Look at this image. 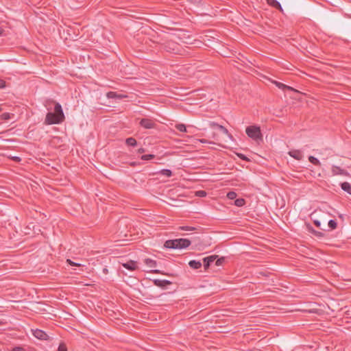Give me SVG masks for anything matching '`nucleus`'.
<instances>
[{
    "instance_id": "obj_30",
    "label": "nucleus",
    "mask_w": 351,
    "mask_h": 351,
    "mask_svg": "<svg viewBox=\"0 0 351 351\" xmlns=\"http://www.w3.org/2000/svg\"><path fill=\"white\" fill-rule=\"evenodd\" d=\"M66 262H67L69 265H75V266H80V265H81L80 264H79V263H74V262L71 261V260H69V259H67Z\"/></svg>"
},
{
    "instance_id": "obj_32",
    "label": "nucleus",
    "mask_w": 351,
    "mask_h": 351,
    "mask_svg": "<svg viewBox=\"0 0 351 351\" xmlns=\"http://www.w3.org/2000/svg\"><path fill=\"white\" fill-rule=\"evenodd\" d=\"M313 234H315L316 236H318V237H322V234L320 233V232H318L315 230H310Z\"/></svg>"
},
{
    "instance_id": "obj_1",
    "label": "nucleus",
    "mask_w": 351,
    "mask_h": 351,
    "mask_svg": "<svg viewBox=\"0 0 351 351\" xmlns=\"http://www.w3.org/2000/svg\"><path fill=\"white\" fill-rule=\"evenodd\" d=\"M64 120V114L60 104L56 103L54 112H48L45 123L47 125L58 124Z\"/></svg>"
},
{
    "instance_id": "obj_21",
    "label": "nucleus",
    "mask_w": 351,
    "mask_h": 351,
    "mask_svg": "<svg viewBox=\"0 0 351 351\" xmlns=\"http://www.w3.org/2000/svg\"><path fill=\"white\" fill-rule=\"evenodd\" d=\"M234 204L239 207L243 206L245 204V200L243 199H237L235 200Z\"/></svg>"
},
{
    "instance_id": "obj_7",
    "label": "nucleus",
    "mask_w": 351,
    "mask_h": 351,
    "mask_svg": "<svg viewBox=\"0 0 351 351\" xmlns=\"http://www.w3.org/2000/svg\"><path fill=\"white\" fill-rule=\"evenodd\" d=\"M288 154L290 156L293 157V158H295L298 160H300L303 158V154L300 150H298V149L291 150L288 152Z\"/></svg>"
},
{
    "instance_id": "obj_37",
    "label": "nucleus",
    "mask_w": 351,
    "mask_h": 351,
    "mask_svg": "<svg viewBox=\"0 0 351 351\" xmlns=\"http://www.w3.org/2000/svg\"><path fill=\"white\" fill-rule=\"evenodd\" d=\"M13 159L16 161H19V157H13Z\"/></svg>"
},
{
    "instance_id": "obj_23",
    "label": "nucleus",
    "mask_w": 351,
    "mask_h": 351,
    "mask_svg": "<svg viewBox=\"0 0 351 351\" xmlns=\"http://www.w3.org/2000/svg\"><path fill=\"white\" fill-rule=\"evenodd\" d=\"M154 158V155H152V154L143 155L141 156V159L144 160H151Z\"/></svg>"
},
{
    "instance_id": "obj_14",
    "label": "nucleus",
    "mask_w": 351,
    "mask_h": 351,
    "mask_svg": "<svg viewBox=\"0 0 351 351\" xmlns=\"http://www.w3.org/2000/svg\"><path fill=\"white\" fill-rule=\"evenodd\" d=\"M189 266L193 269H199L202 266V263L199 261H191L189 263Z\"/></svg>"
},
{
    "instance_id": "obj_11",
    "label": "nucleus",
    "mask_w": 351,
    "mask_h": 351,
    "mask_svg": "<svg viewBox=\"0 0 351 351\" xmlns=\"http://www.w3.org/2000/svg\"><path fill=\"white\" fill-rule=\"evenodd\" d=\"M108 98H117V99H122L126 97L125 95L117 94L115 92H109L106 95Z\"/></svg>"
},
{
    "instance_id": "obj_36",
    "label": "nucleus",
    "mask_w": 351,
    "mask_h": 351,
    "mask_svg": "<svg viewBox=\"0 0 351 351\" xmlns=\"http://www.w3.org/2000/svg\"><path fill=\"white\" fill-rule=\"evenodd\" d=\"M145 152V149L143 148H140L138 150V152L141 154V153H143Z\"/></svg>"
},
{
    "instance_id": "obj_20",
    "label": "nucleus",
    "mask_w": 351,
    "mask_h": 351,
    "mask_svg": "<svg viewBox=\"0 0 351 351\" xmlns=\"http://www.w3.org/2000/svg\"><path fill=\"white\" fill-rule=\"evenodd\" d=\"M176 127L180 132H186V125L184 124L179 123V124H177L176 125Z\"/></svg>"
},
{
    "instance_id": "obj_35",
    "label": "nucleus",
    "mask_w": 351,
    "mask_h": 351,
    "mask_svg": "<svg viewBox=\"0 0 351 351\" xmlns=\"http://www.w3.org/2000/svg\"><path fill=\"white\" fill-rule=\"evenodd\" d=\"M13 351H23L21 348H15L13 349Z\"/></svg>"
},
{
    "instance_id": "obj_33",
    "label": "nucleus",
    "mask_w": 351,
    "mask_h": 351,
    "mask_svg": "<svg viewBox=\"0 0 351 351\" xmlns=\"http://www.w3.org/2000/svg\"><path fill=\"white\" fill-rule=\"evenodd\" d=\"M199 141H200L201 143H208V141L207 140H206V139H200V140H199ZM209 143H210V142H209Z\"/></svg>"
},
{
    "instance_id": "obj_12",
    "label": "nucleus",
    "mask_w": 351,
    "mask_h": 351,
    "mask_svg": "<svg viewBox=\"0 0 351 351\" xmlns=\"http://www.w3.org/2000/svg\"><path fill=\"white\" fill-rule=\"evenodd\" d=\"M211 125L217 128L219 130H221L222 132H223L224 134L228 135L230 138H232V136L228 133L227 129L225 128L223 126L219 125L216 123H212Z\"/></svg>"
},
{
    "instance_id": "obj_38",
    "label": "nucleus",
    "mask_w": 351,
    "mask_h": 351,
    "mask_svg": "<svg viewBox=\"0 0 351 351\" xmlns=\"http://www.w3.org/2000/svg\"><path fill=\"white\" fill-rule=\"evenodd\" d=\"M239 156L243 159H245V158L242 154H239Z\"/></svg>"
},
{
    "instance_id": "obj_15",
    "label": "nucleus",
    "mask_w": 351,
    "mask_h": 351,
    "mask_svg": "<svg viewBox=\"0 0 351 351\" xmlns=\"http://www.w3.org/2000/svg\"><path fill=\"white\" fill-rule=\"evenodd\" d=\"M156 174H160L166 177H171L172 176V172L169 169H162L160 171L156 173Z\"/></svg>"
},
{
    "instance_id": "obj_5",
    "label": "nucleus",
    "mask_w": 351,
    "mask_h": 351,
    "mask_svg": "<svg viewBox=\"0 0 351 351\" xmlns=\"http://www.w3.org/2000/svg\"><path fill=\"white\" fill-rule=\"evenodd\" d=\"M122 266L130 271H134L138 269V264L134 261H130L127 263H122Z\"/></svg>"
},
{
    "instance_id": "obj_26",
    "label": "nucleus",
    "mask_w": 351,
    "mask_h": 351,
    "mask_svg": "<svg viewBox=\"0 0 351 351\" xmlns=\"http://www.w3.org/2000/svg\"><path fill=\"white\" fill-rule=\"evenodd\" d=\"M180 229L182 230H189V231H191V230H194L195 228L190 227V226H182V227H180Z\"/></svg>"
},
{
    "instance_id": "obj_27",
    "label": "nucleus",
    "mask_w": 351,
    "mask_h": 351,
    "mask_svg": "<svg viewBox=\"0 0 351 351\" xmlns=\"http://www.w3.org/2000/svg\"><path fill=\"white\" fill-rule=\"evenodd\" d=\"M1 117L2 119L8 120L10 119V114L9 113H3L1 114Z\"/></svg>"
},
{
    "instance_id": "obj_29",
    "label": "nucleus",
    "mask_w": 351,
    "mask_h": 351,
    "mask_svg": "<svg viewBox=\"0 0 351 351\" xmlns=\"http://www.w3.org/2000/svg\"><path fill=\"white\" fill-rule=\"evenodd\" d=\"M58 351H66V348L64 344L62 343L59 346Z\"/></svg>"
},
{
    "instance_id": "obj_6",
    "label": "nucleus",
    "mask_w": 351,
    "mask_h": 351,
    "mask_svg": "<svg viewBox=\"0 0 351 351\" xmlns=\"http://www.w3.org/2000/svg\"><path fill=\"white\" fill-rule=\"evenodd\" d=\"M140 124L142 127L146 129H151L154 128V122L151 119H143L141 121Z\"/></svg>"
},
{
    "instance_id": "obj_22",
    "label": "nucleus",
    "mask_w": 351,
    "mask_h": 351,
    "mask_svg": "<svg viewBox=\"0 0 351 351\" xmlns=\"http://www.w3.org/2000/svg\"><path fill=\"white\" fill-rule=\"evenodd\" d=\"M328 226L332 229L334 230L337 228V223L334 220H330L328 222Z\"/></svg>"
},
{
    "instance_id": "obj_24",
    "label": "nucleus",
    "mask_w": 351,
    "mask_h": 351,
    "mask_svg": "<svg viewBox=\"0 0 351 351\" xmlns=\"http://www.w3.org/2000/svg\"><path fill=\"white\" fill-rule=\"evenodd\" d=\"M227 197L228 199H234L236 198L237 197V194L235 192H233V191H231V192H229L228 194H227Z\"/></svg>"
},
{
    "instance_id": "obj_18",
    "label": "nucleus",
    "mask_w": 351,
    "mask_h": 351,
    "mask_svg": "<svg viewBox=\"0 0 351 351\" xmlns=\"http://www.w3.org/2000/svg\"><path fill=\"white\" fill-rule=\"evenodd\" d=\"M308 160L312 164L316 165V166H321L322 163L321 162L315 157L311 156L308 157Z\"/></svg>"
},
{
    "instance_id": "obj_39",
    "label": "nucleus",
    "mask_w": 351,
    "mask_h": 351,
    "mask_svg": "<svg viewBox=\"0 0 351 351\" xmlns=\"http://www.w3.org/2000/svg\"><path fill=\"white\" fill-rule=\"evenodd\" d=\"M3 32V29L0 27V36L2 35Z\"/></svg>"
},
{
    "instance_id": "obj_16",
    "label": "nucleus",
    "mask_w": 351,
    "mask_h": 351,
    "mask_svg": "<svg viewBox=\"0 0 351 351\" xmlns=\"http://www.w3.org/2000/svg\"><path fill=\"white\" fill-rule=\"evenodd\" d=\"M145 263L146 265L149 268H153L156 266V263L155 261L150 259V258H146L145 260Z\"/></svg>"
},
{
    "instance_id": "obj_8",
    "label": "nucleus",
    "mask_w": 351,
    "mask_h": 351,
    "mask_svg": "<svg viewBox=\"0 0 351 351\" xmlns=\"http://www.w3.org/2000/svg\"><path fill=\"white\" fill-rule=\"evenodd\" d=\"M32 332H33L34 336L38 339L43 340V339H47V335L43 330H32Z\"/></svg>"
},
{
    "instance_id": "obj_25",
    "label": "nucleus",
    "mask_w": 351,
    "mask_h": 351,
    "mask_svg": "<svg viewBox=\"0 0 351 351\" xmlns=\"http://www.w3.org/2000/svg\"><path fill=\"white\" fill-rule=\"evenodd\" d=\"M195 195L198 197H205L206 195V193L204 191H198L195 192Z\"/></svg>"
},
{
    "instance_id": "obj_31",
    "label": "nucleus",
    "mask_w": 351,
    "mask_h": 351,
    "mask_svg": "<svg viewBox=\"0 0 351 351\" xmlns=\"http://www.w3.org/2000/svg\"><path fill=\"white\" fill-rule=\"evenodd\" d=\"M5 86V82L0 80V88H3Z\"/></svg>"
},
{
    "instance_id": "obj_2",
    "label": "nucleus",
    "mask_w": 351,
    "mask_h": 351,
    "mask_svg": "<svg viewBox=\"0 0 351 351\" xmlns=\"http://www.w3.org/2000/svg\"><path fill=\"white\" fill-rule=\"evenodd\" d=\"M191 244V241L186 239L169 240L165 243V247L167 248H186Z\"/></svg>"
},
{
    "instance_id": "obj_9",
    "label": "nucleus",
    "mask_w": 351,
    "mask_h": 351,
    "mask_svg": "<svg viewBox=\"0 0 351 351\" xmlns=\"http://www.w3.org/2000/svg\"><path fill=\"white\" fill-rule=\"evenodd\" d=\"M273 83L276 86H278L279 88L283 90H292V91H294V92H296L298 93V91L294 88H293L291 86H287L282 83H280V82H276V81H273Z\"/></svg>"
},
{
    "instance_id": "obj_4",
    "label": "nucleus",
    "mask_w": 351,
    "mask_h": 351,
    "mask_svg": "<svg viewBox=\"0 0 351 351\" xmlns=\"http://www.w3.org/2000/svg\"><path fill=\"white\" fill-rule=\"evenodd\" d=\"M332 176H349V173L337 166H332L331 168Z\"/></svg>"
},
{
    "instance_id": "obj_10",
    "label": "nucleus",
    "mask_w": 351,
    "mask_h": 351,
    "mask_svg": "<svg viewBox=\"0 0 351 351\" xmlns=\"http://www.w3.org/2000/svg\"><path fill=\"white\" fill-rule=\"evenodd\" d=\"M217 256L213 255L208 257H206L203 259L206 269H207L209 267L210 263H213L217 258Z\"/></svg>"
},
{
    "instance_id": "obj_3",
    "label": "nucleus",
    "mask_w": 351,
    "mask_h": 351,
    "mask_svg": "<svg viewBox=\"0 0 351 351\" xmlns=\"http://www.w3.org/2000/svg\"><path fill=\"white\" fill-rule=\"evenodd\" d=\"M247 135L253 140L258 142L263 140V134L261 128L256 125H251L245 129Z\"/></svg>"
},
{
    "instance_id": "obj_40",
    "label": "nucleus",
    "mask_w": 351,
    "mask_h": 351,
    "mask_svg": "<svg viewBox=\"0 0 351 351\" xmlns=\"http://www.w3.org/2000/svg\"><path fill=\"white\" fill-rule=\"evenodd\" d=\"M1 111V108H0V112Z\"/></svg>"
},
{
    "instance_id": "obj_13",
    "label": "nucleus",
    "mask_w": 351,
    "mask_h": 351,
    "mask_svg": "<svg viewBox=\"0 0 351 351\" xmlns=\"http://www.w3.org/2000/svg\"><path fill=\"white\" fill-rule=\"evenodd\" d=\"M341 189L351 195V184L347 182L341 184Z\"/></svg>"
},
{
    "instance_id": "obj_34",
    "label": "nucleus",
    "mask_w": 351,
    "mask_h": 351,
    "mask_svg": "<svg viewBox=\"0 0 351 351\" xmlns=\"http://www.w3.org/2000/svg\"><path fill=\"white\" fill-rule=\"evenodd\" d=\"M314 223L317 227L320 226V222L319 221L315 220Z\"/></svg>"
},
{
    "instance_id": "obj_28",
    "label": "nucleus",
    "mask_w": 351,
    "mask_h": 351,
    "mask_svg": "<svg viewBox=\"0 0 351 351\" xmlns=\"http://www.w3.org/2000/svg\"><path fill=\"white\" fill-rule=\"evenodd\" d=\"M223 258H218L216 262H215V264L217 266H220L222 265V263H223Z\"/></svg>"
},
{
    "instance_id": "obj_19",
    "label": "nucleus",
    "mask_w": 351,
    "mask_h": 351,
    "mask_svg": "<svg viewBox=\"0 0 351 351\" xmlns=\"http://www.w3.org/2000/svg\"><path fill=\"white\" fill-rule=\"evenodd\" d=\"M125 143L128 145L135 146L136 145V141L134 138H128L126 139Z\"/></svg>"
},
{
    "instance_id": "obj_17",
    "label": "nucleus",
    "mask_w": 351,
    "mask_h": 351,
    "mask_svg": "<svg viewBox=\"0 0 351 351\" xmlns=\"http://www.w3.org/2000/svg\"><path fill=\"white\" fill-rule=\"evenodd\" d=\"M266 1L269 5L282 10L280 4L276 0H266Z\"/></svg>"
}]
</instances>
